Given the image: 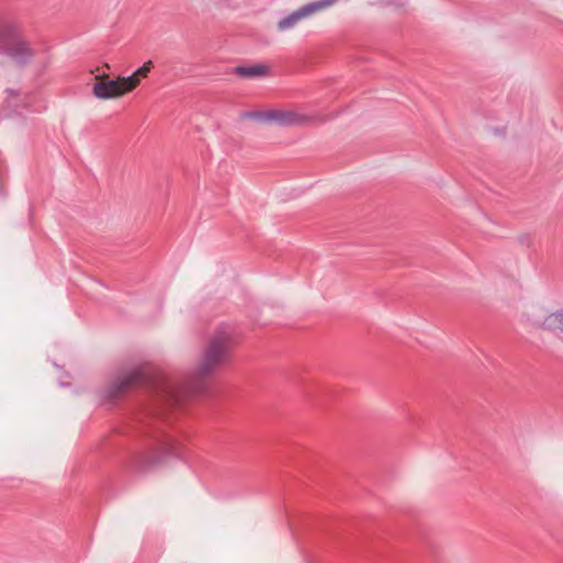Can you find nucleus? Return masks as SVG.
<instances>
[{"instance_id": "nucleus-1", "label": "nucleus", "mask_w": 563, "mask_h": 563, "mask_svg": "<svg viewBox=\"0 0 563 563\" xmlns=\"http://www.w3.org/2000/svg\"><path fill=\"white\" fill-rule=\"evenodd\" d=\"M236 345L231 325L217 327L208 335L195 369L178 380V402L180 397H211L214 394L212 378L230 364Z\"/></svg>"}, {"instance_id": "nucleus-2", "label": "nucleus", "mask_w": 563, "mask_h": 563, "mask_svg": "<svg viewBox=\"0 0 563 563\" xmlns=\"http://www.w3.org/2000/svg\"><path fill=\"white\" fill-rule=\"evenodd\" d=\"M137 386H152L157 396H166L159 372L150 364H141L121 373L108 387L107 397L113 399Z\"/></svg>"}, {"instance_id": "nucleus-3", "label": "nucleus", "mask_w": 563, "mask_h": 563, "mask_svg": "<svg viewBox=\"0 0 563 563\" xmlns=\"http://www.w3.org/2000/svg\"><path fill=\"white\" fill-rule=\"evenodd\" d=\"M153 68V62L147 60L131 76L110 79L108 75H97L92 87V93L98 99H115L133 91L141 80L146 78Z\"/></svg>"}, {"instance_id": "nucleus-4", "label": "nucleus", "mask_w": 563, "mask_h": 563, "mask_svg": "<svg viewBox=\"0 0 563 563\" xmlns=\"http://www.w3.org/2000/svg\"><path fill=\"white\" fill-rule=\"evenodd\" d=\"M327 119L320 115H307L294 110L271 109V123L280 126L311 125L324 122Z\"/></svg>"}, {"instance_id": "nucleus-5", "label": "nucleus", "mask_w": 563, "mask_h": 563, "mask_svg": "<svg viewBox=\"0 0 563 563\" xmlns=\"http://www.w3.org/2000/svg\"><path fill=\"white\" fill-rule=\"evenodd\" d=\"M338 0H318L310 3H307L299 9L291 12L289 15L279 20L278 29L284 31L294 27L299 21L320 12L331 5H333Z\"/></svg>"}, {"instance_id": "nucleus-6", "label": "nucleus", "mask_w": 563, "mask_h": 563, "mask_svg": "<svg viewBox=\"0 0 563 563\" xmlns=\"http://www.w3.org/2000/svg\"><path fill=\"white\" fill-rule=\"evenodd\" d=\"M21 38L18 25L10 21L0 22V45L5 48L13 42Z\"/></svg>"}, {"instance_id": "nucleus-7", "label": "nucleus", "mask_w": 563, "mask_h": 563, "mask_svg": "<svg viewBox=\"0 0 563 563\" xmlns=\"http://www.w3.org/2000/svg\"><path fill=\"white\" fill-rule=\"evenodd\" d=\"M7 53L19 64L25 63L32 55L29 44L21 38L4 48Z\"/></svg>"}, {"instance_id": "nucleus-8", "label": "nucleus", "mask_w": 563, "mask_h": 563, "mask_svg": "<svg viewBox=\"0 0 563 563\" xmlns=\"http://www.w3.org/2000/svg\"><path fill=\"white\" fill-rule=\"evenodd\" d=\"M235 74L243 78L264 77L268 74V67L262 64L238 66L235 67Z\"/></svg>"}, {"instance_id": "nucleus-9", "label": "nucleus", "mask_w": 563, "mask_h": 563, "mask_svg": "<svg viewBox=\"0 0 563 563\" xmlns=\"http://www.w3.org/2000/svg\"><path fill=\"white\" fill-rule=\"evenodd\" d=\"M541 328L551 332L563 331V309L545 317Z\"/></svg>"}, {"instance_id": "nucleus-10", "label": "nucleus", "mask_w": 563, "mask_h": 563, "mask_svg": "<svg viewBox=\"0 0 563 563\" xmlns=\"http://www.w3.org/2000/svg\"><path fill=\"white\" fill-rule=\"evenodd\" d=\"M243 119L257 120L263 123H271V109L265 111H246L241 114Z\"/></svg>"}, {"instance_id": "nucleus-11", "label": "nucleus", "mask_w": 563, "mask_h": 563, "mask_svg": "<svg viewBox=\"0 0 563 563\" xmlns=\"http://www.w3.org/2000/svg\"><path fill=\"white\" fill-rule=\"evenodd\" d=\"M519 240H520L521 244H527V245H529L531 242V240L528 235L521 236Z\"/></svg>"}]
</instances>
